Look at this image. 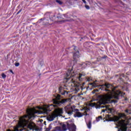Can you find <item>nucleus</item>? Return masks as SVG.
<instances>
[{
  "label": "nucleus",
  "instance_id": "nucleus-1",
  "mask_svg": "<svg viewBox=\"0 0 131 131\" xmlns=\"http://www.w3.org/2000/svg\"><path fill=\"white\" fill-rule=\"evenodd\" d=\"M53 104L45 105H44V111L45 113H48V112H50L52 111V109H55V108H58L62 105H65L66 103L68 102V99H61V95H57L55 99H53Z\"/></svg>",
  "mask_w": 131,
  "mask_h": 131
},
{
  "label": "nucleus",
  "instance_id": "nucleus-2",
  "mask_svg": "<svg viewBox=\"0 0 131 131\" xmlns=\"http://www.w3.org/2000/svg\"><path fill=\"white\" fill-rule=\"evenodd\" d=\"M85 76V74L79 73V75L76 74V73L73 71V69L72 67L71 69L68 70L64 80H66V82H69V83H75V81L74 80L75 77L78 78L80 81H82V77H84Z\"/></svg>",
  "mask_w": 131,
  "mask_h": 131
},
{
  "label": "nucleus",
  "instance_id": "nucleus-3",
  "mask_svg": "<svg viewBox=\"0 0 131 131\" xmlns=\"http://www.w3.org/2000/svg\"><path fill=\"white\" fill-rule=\"evenodd\" d=\"M105 89L106 90H110L112 92V93H114V98L116 100H119V97H122L124 95H125L123 92L120 91V90H116L117 89V86H113V85L109 83H105Z\"/></svg>",
  "mask_w": 131,
  "mask_h": 131
},
{
  "label": "nucleus",
  "instance_id": "nucleus-4",
  "mask_svg": "<svg viewBox=\"0 0 131 131\" xmlns=\"http://www.w3.org/2000/svg\"><path fill=\"white\" fill-rule=\"evenodd\" d=\"M100 89L101 91H105L106 94L105 95V103H110L111 99H112V93L111 90L106 89V86L104 84L100 85Z\"/></svg>",
  "mask_w": 131,
  "mask_h": 131
},
{
  "label": "nucleus",
  "instance_id": "nucleus-5",
  "mask_svg": "<svg viewBox=\"0 0 131 131\" xmlns=\"http://www.w3.org/2000/svg\"><path fill=\"white\" fill-rule=\"evenodd\" d=\"M61 114H63L62 108H55L54 113L48 117V120H49V121H53V120H54L56 117L61 116Z\"/></svg>",
  "mask_w": 131,
  "mask_h": 131
},
{
  "label": "nucleus",
  "instance_id": "nucleus-6",
  "mask_svg": "<svg viewBox=\"0 0 131 131\" xmlns=\"http://www.w3.org/2000/svg\"><path fill=\"white\" fill-rule=\"evenodd\" d=\"M128 124V121L126 120H121L119 121V126L120 128L118 131H126L127 129V125Z\"/></svg>",
  "mask_w": 131,
  "mask_h": 131
},
{
  "label": "nucleus",
  "instance_id": "nucleus-7",
  "mask_svg": "<svg viewBox=\"0 0 131 131\" xmlns=\"http://www.w3.org/2000/svg\"><path fill=\"white\" fill-rule=\"evenodd\" d=\"M118 116H115L113 118V121H114V122H118V124H119V120L120 119H122V118L123 119H126V115L124 113H119L118 114Z\"/></svg>",
  "mask_w": 131,
  "mask_h": 131
},
{
  "label": "nucleus",
  "instance_id": "nucleus-8",
  "mask_svg": "<svg viewBox=\"0 0 131 131\" xmlns=\"http://www.w3.org/2000/svg\"><path fill=\"white\" fill-rule=\"evenodd\" d=\"M74 51H75V52H74L73 54V58H74V62H77L78 61V59L80 58L79 56V51H76V47L74 46L73 48Z\"/></svg>",
  "mask_w": 131,
  "mask_h": 131
},
{
  "label": "nucleus",
  "instance_id": "nucleus-9",
  "mask_svg": "<svg viewBox=\"0 0 131 131\" xmlns=\"http://www.w3.org/2000/svg\"><path fill=\"white\" fill-rule=\"evenodd\" d=\"M78 112L79 111V110L77 108L73 109L72 107H69L67 110H66V112L69 115H71L73 114V112Z\"/></svg>",
  "mask_w": 131,
  "mask_h": 131
},
{
  "label": "nucleus",
  "instance_id": "nucleus-10",
  "mask_svg": "<svg viewBox=\"0 0 131 131\" xmlns=\"http://www.w3.org/2000/svg\"><path fill=\"white\" fill-rule=\"evenodd\" d=\"M59 94L60 95H62V96H67L68 95V92L64 90V88H63L62 86H60L58 90Z\"/></svg>",
  "mask_w": 131,
  "mask_h": 131
},
{
  "label": "nucleus",
  "instance_id": "nucleus-11",
  "mask_svg": "<svg viewBox=\"0 0 131 131\" xmlns=\"http://www.w3.org/2000/svg\"><path fill=\"white\" fill-rule=\"evenodd\" d=\"M68 126L69 127V129L70 131H76V125L73 123H71L70 124H68Z\"/></svg>",
  "mask_w": 131,
  "mask_h": 131
},
{
  "label": "nucleus",
  "instance_id": "nucleus-12",
  "mask_svg": "<svg viewBox=\"0 0 131 131\" xmlns=\"http://www.w3.org/2000/svg\"><path fill=\"white\" fill-rule=\"evenodd\" d=\"M82 68H86V67L88 66V65H91V62H82L80 64Z\"/></svg>",
  "mask_w": 131,
  "mask_h": 131
},
{
  "label": "nucleus",
  "instance_id": "nucleus-13",
  "mask_svg": "<svg viewBox=\"0 0 131 131\" xmlns=\"http://www.w3.org/2000/svg\"><path fill=\"white\" fill-rule=\"evenodd\" d=\"M83 115H82V114H81V113L79 112H76V114L74 115V117H82Z\"/></svg>",
  "mask_w": 131,
  "mask_h": 131
},
{
  "label": "nucleus",
  "instance_id": "nucleus-14",
  "mask_svg": "<svg viewBox=\"0 0 131 131\" xmlns=\"http://www.w3.org/2000/svg\"><path fill=\"white\" fill-rule=\"evenodd\" d=\"M104 104H109L110 103H117V102H118L117 101V100L113 99V100H112L111 99V102H110L106 103V101H105V99L104 100Z\"/></svg>",
  "mask_w": 131,
  "mask_h": 131
},
{
  "label": "nucleus",
  "instance_id": "nucleus-15",
  "mask_svg": "<svg viewBox=\"0 0 131 131\" xmlns=\"http://www.w3.org/2000/svg\"><path fill=\"white\" fill-rule=\"evenodd\" d=\"M96 81H97L93 82V83H91L90 85H92V88H97L98 86V85H97V83H96Z\"/></svg>",
  "mask_w": 131,
  "mask_h": 131
},
{
  "label": "nucleus",
  "instance_id": "nucleus-16",
  "mask_svg": "<svg viewBox=\"0 0 131 131\" xmlns=\"http://www.w3.org/2000/svg\"><path fill=\"white\" fill-rule=\"evenodd\" d=\"M62 129H61V130L62 131H66L67 130V127H66V124H63L62 125Z\"/></svg>",
  "mask_w": 131,
  "mask_h": 131
},
{
  "label": "nucleus",
  "instance_id": "nucleus-17",
  "mask_svg": "<svg viewBox=\"0 0 131 131\" xmlns=\"http://www.w3.org/2000/svg\"><path fill=\"white\" fill-rule=\"evenodd\" d=\"M50 24L49 23V20L48 19H46L42 23V25L43 26H46L47 25H49Z\"/></svg>",
  "mask_w": 131,
  "mask_h": 131
},
{
  "label": "nucleus",
  "instance_id": "nucleus-18",
  "mask_svg": "<svg viewBox=\"0 0 131 131\" xmlns=\"http://www.w3.org/2000/svg\"><path fill=\"white\" fill-rule=\"evenodd\" d=\"M87 126L88 128H92V122L89 121L88 123H87Z\"/></svg>",
  "mask_w": 131,
  "mask_h": 131
},
{
  "label": "nucleus",
  "instance_id": "nucleus-19",
  "mask_svg": "<svg viewBox=\"0 0 131 131\" xmlns=\"http://www.w3.org/2000/svg\"><path fill=\"white\" fill-rule=\"evenodd\" d=\"M55 128L56 131H62V128L60 126H56Z\"/></svg>",
  "mask_w": 131,
  "mask_h": 131
},
{
  "label": "nucleus",
  "instance_id": "nucleus-20",
  "mask_svg": "<svg viewBox=\"0 0 131 131\" xmlns=\"http://www.w3.org/2000/svg\"><path fill=\"white\" fill-rule=\"evenodd\" d=\"M102 116H99L98 117L96 118V121H100V119H102Z\"/></svg>",
  "mask_w": 131,
  "mask_h": 131
},
{
  "label": "nucleus",
  "instance_id": "nucleus-21",
  "mask_svg": "<svg viewBox=\"0 0 131 131\" xmlns=\"http://www.w3.org/2000/svg\"><path fill=\"white\" fill-rule=\"evenodd\" d=\"M56 3H57V4H59V5H62V4H63V2H62L60 0H56L55 1Z\"/></svg>",
  "mask_w": 131,
  "mask_h": 131
},
{
  "label": "nucleus",
  "instance_id": "nucleus-22",
  "mask_svg": "<svg viewBox=\"0 0 131 131\" xmlns=\"http://www.w3.org/2000/svg\"><path fill=\"white\" fill-rule=\"evenodd\" d=\"M93 80V79H92V77H90L86 78L87 81H92Z\"/></svg>",
  "mask_w": 131,
  "mask_h": 131
},
{
  "label": "nucleus",
  "instance_id": "nucleus-23",
  "mask_svg": "<svg viewBox=\"0 0 131 131\" xmlns=\"http://www.w3.org/2000/svg\"><path fill=\"white\" fill-rule=\"evenodd\" d=\"M51 129H52V126L49 125V127L46 129V131H50L51 130Z\"/></svg>",
  "mask_w": 131,
  "mask_h": 131
},
{
  "label": "nucleus",
  "instance_id": "nucleus-24",
  "mask_svg": "<svg viewBox=\"0 0 131 131\" xmlns=\"http://www.w3.org/2000/svg\"><path fill=\"white\" fill-rule=\"evenodd\" d=\"M2 76L3 78H6V77H7V75H6V74H5V73H3L2 74Z\"/></svg>",
  "mask_w": 131,
  "mask_h": 131
},
{
  "label": "nucleus",
  "instance_id": "nucleus-25",
  "mask_svg": "<svg viewBox=\"0 0 131 131\" xmlns=\"http://www.w3.org/2000/svg\"><path fill=\"white\" fill-rule=\"evenodd\" d=\"M21 12H22V9H20L18 12L16 13V15H19V14H20V13H21Z\"/></svg>",
  "mask_w": 131,
  "mask_h": 131
},
{
  "label": "nucleus",
  "instance_id": "nucleus-26",
  "mask_svg": "<svg viewBox=\"0 0 131 131\" xmlns=\"http://www.w3.org/2000/svg\"><path fill=\"white\" fill-rule=\"evenodd\" d=\"M85 8H86L87 10H90V6H89L88 5H85Z\"/></svg>",
  "mask_w": 131,
  "mask_h": 131
},
{
  "label": "nucleus",
  "instance_id": "nucleus-27",
  "mask_svg": "<svg viewBox=\"0 0 131 131\" xmlns=\"http://www.w3.org/2000/svg\"><path fill=\"white\" fill-rule=\"evenodd\" d=\"M19 65H20V63L19 62L15 63V66L16 67H18V66H19Z\"/></svg>",
  "mask_w": 131,
  "mask_h": 131
},
{
  "label": "nucleus",
  "instance_id": "nucleus-28",
  "mask_svg": "<svg viewBox=\"0 0 131 131\" xmlns=\"http://www.w3.org/2000/svg\"><path fill=\"white\" fill-rule=\"evenodd\" d=\"M125 112L126 113H129V111L128 110V109H126V110H125Z\"/></svg>",
  "mask_w": 131,
  "mask_h": 131
},
{
  "label": "nucleus",
  "instance_id": "nucleus-29",
  "mask_svg": "<svg viewBox=\"0 0 131 131\" xmlns=\"http://www.w3.org/2000/svg\"><path fill=\"white\" fill-rule=\"evenodd\" d=\"M10 72H11V73H12V74H14V72H13V70H10Z\"/></svg>",
  "mask_w": 131,
  "mask_h": 131
},
{
  "label": "nucleus",
  "instance_id": "nucleus-30",
  "mask_svg": "<svg viewBox=\"0 0 131 131\" xmlns=\"http://www.w3.org/2000/svg\"><path fill=\"white\" fill-rule=\"evenodd\" d=\"M109 111H110V112H112V110H113V108H110L108 109Z\"/></svg>",
  "mask_w": 131,
  "mask_h": 131
},
{
  "label": "nucleus",
  "instance_id": "nucleus-31",
  "mask_svg": "<svg viewBox=\"0 0 131 131\" xmlns=\"http://www.w3.org/2000/svg\"><path fill=\"white\" fill-rule=\"evenodd\" d=\"M105 58H107V56H104L101 57L102 59H105Z\"/></svg>",
  "mask_w": 131,
  "mask_h": 131
},
{
  "label": "nucleus",
  "instance_id": "nucleus-32",
  "mask_svg": "<svg viewBox=\"0 0 131 131\" xmlns=\"http://www.w3.org/2000/svg\"><path fill=\"white\" fill-rule=\"evenodd\" d=\"M82 1L83 3H84V4H86V1H85V0H82Z\"/></svg>",
  "mask_w": 131,
  "mask_h": 131
},
{
  "label": "nucleus",
  "instance_id": "nucleus-33",
  "mask_svg": "<svg viewBox=\"0 0 131 131\" xmlns=\"http://www.w3.org/2000/svg\"><path fill=\"white\" fill-rule=\"evenodd\" d=\"M45 18H41L40 19V21H45Z\"/></svg>",
  "mask_w": 131,
  "mask_h": 131
},
{
  "label": "nucleus",
  "instance_id": "nucleus-34",
  "mask_svg": "<svg viewBox=\"0 0 131 131\" xmlns=\"http://www.w3.org/2000/svg\"><path fill=\"white\" fill-rule=\"evenodd\" d=\"M102 112H105V110H102Z\"/></svg>",
  "mask_w": 131,
  "mask_h": 131
},
{
  "label": "nucleus",
  "instance_id": "nucleus-35",
  "mask_svg": "<svg viewBox=\"0 0 131 131\" xmlns=\"http://www.w3.org/2000/svg\"><path fill=\"white\" fill-rule=\"evenodd\" d=\"M85 113L86 114V115H88V114L86 113V112H85Z\"/></svg>",
  "mask_w": 131,
  "mask_h": 131
},
{
  "label": "nucleus",
  "instance_id": "nucleus-36",
  "mask_svg": "<svg viewBox=\"0 0 131 131\" xmlns=\"http://www.w3.org/2000/svg\"><path fill=\"white\" fill-rule=\"evenodd\" d=\"M85 45V43L84 44V46Z\"/></svg>",
  "mask_w": 131,
  "mask_h": 131
}]
</instances>
